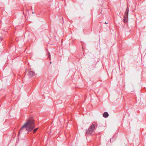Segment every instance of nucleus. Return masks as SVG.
Segmentation results:
<instances>
[{"instance_id": "obj_1", "label": "nucleus", "mask_w": 146, "mask_h": 146, "mask_svg": "<svg viewBox=\"0 0 146 146\" xmlns=\"http://www.w3.org/2000/svg\"><path fill=\"white\" fill-rule=\"evenodd\" d=\"M35 126L34 121L32 117H30L21 127L19 130L18 135L19 134H26L33 130Z\"/></svg>"}, {"instance_id": "obj_2", "label": "nucleus", "mask_w": 146, "mask_h": 146, "mask_svg": "<svg viewBox=\"0 0 146 146\" xmlns=\"http://www.w3.org/2000/svg\"><path fill=\"white\" fill-rule=\"evenodd\" d=\"M95 125L94 124H92L89 128L88 131L86 132V134H89L92 133L95 128Z\"/></svg>"}, {"instance_id": "obj_3", "label": "nucleus", "mask_w": 146, "mask_h": 146, "mask_svg": "<svg viewBox=\"0 0 146 146\" xmlns=\"http://www.w3.org/2000/svg\"><path fill=\"white\" fill-rule=\"evenodd\" d=\"M129 11V8H127L126 11L125 13V14L124 16V19H123V20L124 22H126L127 21Z\"/></svg>"}, {"instance_id": "obj_4", "label": "nucleus", "mask_w": 146, "mask_h": 146, "mask_svg": "<svg viewBox=\"0 0 146 146\" xmlns=\"http://www.w3.org/2000/svg\"><path fill=\"white\" fill-rule=\"evenodd\" d=\"M29 74L30 76L32 77L35 75V73L33 72L30 70L29 72Z\"/></svg>"}, {"instance_id": "obj_5", "label": "nucleus", "mask_w": 146, "mask_h": 146, "mask_svg": "<svg viewBox=\"0 0 146 146\" xmlns=\"http://www.w3.org/2000/svg\"><path fill=\"white\" fill-rule=\"evenodd\" d=\"M103 116L105 117H107L108 116V114L107 112H104L103 114Z\"/></svg>"}, {"instance_id": "obj_6", "label": "nucleus", "mask_w": 146, "mask_h": 146, "mask_svg": "<svg viewBox=\"0 0 146 146\" xmlns=\"http://www.w3.org/2000/svg\"><path fill=\"white\" fill-rule=\"evenodd\" d=\"M38 129V128H36V129H35L34 130H33V133H35L36 132V131Z\"/></svg>"}, {"instance_id": "obj_7", "label": "nucleus", "mask_w": 146, "mask_h": 146, "mask_svg": "<svg viewBox=\"0 0 146 146\" xmlns=\"http://www.w3.org/2000/svg\"><path fill=\"white\" fill-rule=\"evenodd\" d=\"M49 54L48 56L50 59V54L49 53Z\"/></svg>"}, {"instance_id": "obj_8", "label": "nucleus", "mask_w": 146, "mask_h": 146, "mask_svg": "<svg viewBox=\"0 0 146 146\" xmlns=\"http://www.w3.org/2000/svg\"><path fill=\"white\" fill-rule=\"evenodd\" d=\"M50 64H51L52 63V62H50Z\"/></svg>"}, {"instance_id": "obj_9", "label": "nucleus", "mask_w": 146, "mask_h": 146, "mask_svg": "<svg viewBox=\"0 0 146 146\" xmlns=\"http://www.w3.org/2000/svg\"><path fill=\"white\" fill-rule=\"evenodd\" d=\"M34 13L33 12L32 13Z\"/></svg>"}, {"instance_id": "obj_10", "label": "nucleus", "mask_w": 146, "mask_h": 146, "mask_svg": "<svg viewBox=\"0 0 146 146\" xmlns=\"http://www.w3.org/2000/svg\"><path fill=\"white\" fill-rule=\"evenodd\" d=\"M105 23H106H106H107L105 22Z\"/></svg>"}]
</instances>
